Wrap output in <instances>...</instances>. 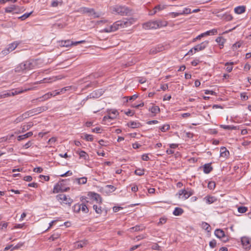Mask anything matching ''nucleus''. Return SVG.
<instances>
[{
	"mask_svg": "<svg viewBox=\"0 0 251 251\" xmlns=\"http://www.w3.org/2000/svg\"><path fill=\"white\" fill-rule=\"evenodd\" d=\"M132 24V19H124L116 21L112 25L107 26L103 29V31L107 33L114 32L119 29L127 27Z\"/></svg>",
	"mask_w": 251,
	"mask_h": 251,
	"instance_id": "nucleus-1",
	"label": "nucleus"
},
{
	"mask_svg": "<svg viewBox=\"0 0 251 251\" xmlns=\"http://www.w3.org/2000/svg\"><path fill=\"white\" fill-rule=\"evenodd\" d=\"M166 25V22H163L161 21H152L143 24V26L144 29H151L159 28Z\"/></svg>",
	"mask_w": 251,
	"mask_h": 251,
	"instance_id": "nucleus-2",
	"label": "nucleus"
},
{
	"mask_svg": "<svg viewBox=\"0 0 251 251\" xmlns=\"http://www.w3.org/2000/svg\"><path fill=\"white\" fill-rule=\"evenodd\" d=\"M79 11L83 14H87L88 16L92 17L94 18H99L100 14L96 12L94 9L88 7H81Z\"/></svg>",
	"mask_w": 251,
	"mask_h": 251,
	"instance_id": "nucleus-3",
	"label": "nucleus"
},
{
	"mask_svg": "<svg viewBox=\"0 0 251 251\" xmlns=\"http://www.w3.org/2000/svg\"><path fill=\"white\" fill-rule=\"evenodd\" d=\"M56 199L61 203H64L69 206H70L73 202V200L72 199L63 194L56 195Z\"/></svg>",
	"mask_w": 251,
	"mask_h": 251,
	"instance_id": "nucleus-4",
	"label": "nucleus"
},
{
	"mask_svg": "<svg viewBox=\"0 0 251 251\" xmlns=\"http://www.w3.org/2000/svg\"><path fill=\"white\" fill-rule=\"evenodd\" d=\"M113 11L122 16L127 15L130 12L129 9L126 6L117 5L113 7Z\"/></svg>",
	"mask_w": 251,
	"mask_h": 251,
	"instance_id": "nucleus-5",
	"label": "nucleus"
},
{
	"mask_svg": "<svg viewBox=\"0 0 251 251\" xmlns=\"http://www.w3.org/2000/svg\"><path fill=\"white\" fill-rule=\"evenodd\" d=\"M241 241L245 249L250 250L251 248V238L249 236H242Z\"/></svg>",
	"mask_w": 251,
	"mask_h": 251,
	"instance_id": "nucleus-6",
	"label": "nucleus"
},
{
	"mask_svg": "<svg viewBox=\"0 0 251 251\" xmlns=\"http://www.w3.org/2000/svg\"><path fill=\"white\" fill-rule=\"evenodd\" d=\"M85 42V41L84 40H81L77 42H73L70 40H68L61 41V44L63 47H68L70 46H75L78 44L83 43Z\"/></svg>",
	"mask_w": 251,
	"mask_h": 251,
	"instance_id": "nucleus-7",
	"label": "nucleus"
},
{
	"mask_svg": "<svg viewBox=\"0 0 251 251\" xmlns=\"http://www.w3.org/2000/svg\"><path fill=\"white\" fill-rule=\"evenodd\" d=\"M61 185H62V181L56 184L54 186L53 193H58L59 192H67L70 190L69 187H67L65 188V189H63V190L61 189Z\"/></svg>",
	"mask_w": 251,
	"mask_h": 251,
	"instance_id": "nucleus-8",
	"label": "nucleus"
},
{
	"mask_svg": "<svg viewBox=\"0 0 251 251\" xmlns=\"http://www.w3.org/2000/svg\"><path fill=\"white\" fill-rule=\"evenodd\" d=\"M209 42L208 41H205L200 44L195 46L193 49L194 50V53L197 51H199L203 50L208 45Z\"/></svg>",
	"mask_w": 251,
	"mask_h": 251,
	"instance_id": "nucleus-9",
	"label": "nucleus"
},
{
	"mask_svg": "<svg viewBox=\"0 0 251 251\" xmlns=\"http://www.w3.org/2000/svg\"><path fill=\"white\" fill-rule=\"evenodd\" d=\"M37 60H32L25 61L26 70H29L35 68L37 64Z\"/></svg>",
	"mask_w": 251,
	"mask_h": 251,
	"instance_id": "nucleus-10",
	"label": "nucleus"
},
{
	"mask_svg": "<svg viewBox=\"0 0 251 251\" xmlns=\"http://www.w3.org/2000/svg\"><path fill=\"white\" fill-rule=\"evenodd\" d=\"M18 44L14 42L8 45V48L2 50V53L3 54H7L8 52L13 51L15 50L18 46Z\"/></svg>",
	"mask_w": 251,
	"mask_h": 251,
	"instance_id": "nucleus-11",
	"label": "nucleus"
},
{
	"mask_svg": "<svg viewBox=\"0 0 251 251\" xmlns=\"http://www.w3.org/2000/svg\"><path fill=\"white\" fill-rule=\"evenodd\" d=\"M109 115L107 116H104L103 118V120H105L107 119H115L116 116L119 114L118 112L116 110H110L108 112Z\"/></svg>",
	"mask_w": 251,
	"mask_h": 251,
	"instance_id": "nucleus-12",
	"label": "nucleus"
},
{
	"mask_svg": "<svg viewBox=\"0 0 251 251\" xmlns=\"http://www.w3.org/2000/svg\"><path fill=\"white\" fill-rule=\"evenodd\" d=\"M194 194V191L191 189L187 188V190L184 189V192L183 193L182 198L184 200L187 199L189 197L193 195Z\"/></svg>",
	"mask_w": 251,
	"mask_h": 251,
	"instance_id": "nucleus-13",
	"label": "nucleus"
},
{
	"mask_svg": "<svg viewBox=\"0 0 251 251\" xmlns=\"http://www.w3.org/2000/svg\"><path fill=\"white\" fill-rule=\"evenodd\" d=\"M25 70H27L26 68L25 62L21 63L19 65H18L15 69V72L17 73H20Z\"/></svg>",
	"mask_w": 251,
	"mask_h": 251,
	"instance_id": "nucleus-14",
	"label": "nucleus"
},
{
	"mask_svg": "<svg viewBox=\"0 0 251 251\" xmlns=\"http://www.w3.org/2000/svg\"><path fill=\"white\" fill-rule=\"evenodd\" d=\"M91 196L92 199L96 201L97 202L99 203H101L102 202V198L99 194L96 193H92Z\"/></svg>",
	"mask_w": 251,
	"mask_h": 251,
	"instance_id": "nucleus-15",
	"label": "nucleus"
},
{
	"mask_svg": "<svg viewBox=\"0 0 251 251\" xmlns=\"http://www.w3.org/2000/svg\"><path fill=\"white\" fill-rule=\"evenodd\" d=\"M127 126L132 128H135L141 127L142 125L138 122L131 121L127 123Z\"/></svg>",
	"mask_w": 251,
	"mask_h": 251,
	"instance_id": "nucleus-16",
	"label": "nucleus"
},
{
	"mask_svg": "<svg viewBox=\"0 0 251 251\" xmlns=\"http://www.w3.org/2000/svg\"><path fill=\"white\" fill-rule=\"evenodd\" d=\"M234 11L235 13L237 14H241L245 12L246 7L243 5L238 6L234 8Z\"/></svg>",
	"mask_w": 251,
	"mask_h": 251,
	"instance_id": "nucleus-17",
	"label": "nucleus"
},
{
	"mask_svg": "<svg viewBox=\"0 0 251 251\" xmlns=\"http://www.w3.org/2000/svg\"><path fill=\"white\" fill-rule=\"evenodd\" d=\"M213 170V167L211 165V163L205 164L203 165V172L208 174L210 173Z\"/></svg>",
	"mask_w": 251,
	"mask_h": 251,
	"instance_id": "nucleus-18",
	"label": "nucleus"
},
{
	"mask_svg": "<svg viewBox=\"0 0 251 251\" xmlns=\"http://www.w3.org/2000/svg\"><path fill=\"white\" fill-rule=\"evenodd\" d=\"M48 109V107L46 106H43L34 108V112H35L36 115L46 111Z\"/></svg>",
	"mask_w": 251,
	"mask_h": 251,
	"instance_id": "nucleus-19",
	"label": "nucleus"
},
{
	"mask_svg": "<svg viewBox=\"0 0 251 251\" xmlns=\"http://www.w3.org/2000/svg\"><path fill=\"white\" fill-rule=\"evenodd\" d=\"M33 135V133L32 131L28 132L24 135H19L17 137V140L18 141H21L24 140L26 138H27Z\"/></svg>",
	"mask_w": 251,
	"mask_h": 251,
	"instance_id": "nucleus-20",
	"label": "nucleus"
},
{
	"mask_svg": "<svg viewBox=\"0 0 251 251\" xmlns=\"http://www.w3.org/2000/svg\"><path fill=\"white\" fill-rule=\"evenodd\" d=\"M33 126V124L32 122H30V123H27L26 124L23 125L22 126V131L20 132L24 133V132H25L26 131L29 129Z\"/></svg>",
	"mask_w": 251,
	"mask_h": 251,
	"instance_id": "nucleus-21",
	"label": "nucleus"
},
{
	"mask_svg": "<svg viewBox=\"0 0 251 251\" xmlns=\"http://www.w3.org/2000/svg\"><path fill=\"white\" fill-rule=\"evenodd\" d=\"M229 154L228 151L225 147H222L220 150V155L222 157H227Z\"/></svg>",
	"mask_w": 251,
	"mask_h": 251,
	"instance_id": "nucleus-22",
	"label": "nucleus"
},
{
	"mask_svg": "<svg viewBox=\"0 0 251 251\" xmlns=\"http://www.w3.org/2000/svg\"><path fill=\"white\" fill-rule=\"evenodd\" d=\"M216 41L221 46L220 48L221 49L224 47V45L226 42V39H224L223 37L220 36L216 38Z\"/></svg>",
	"mask_w": 251,
	"mask_h": 251,
	"instance_id": "nucleus-23",
	"label": "nucleus"
},
{
	"mask_svg": "<svg viewBox=\"0 0 251 251\" xmlns=\"http://www.w3.org/2000/svg\"><path fill=\"white\" fill-rule=\"evenodd\" d=\"M149 111L153 114H157L160 112V108L158 106L153 105L149 108Z\"/></svg>",
	"mask_w": 251,
	"mask_h": 251,
	"instance_id": "nucleus-24",
	"label": "nucleus"
},
{
	"mask_svg": "<svg viewBox=\"0 0 251 251\" xmlns=\"http://www.w3.org/2000/svg\"><path fill=\"white\" fill-rule=\"evenodd\" d=\"M17 6L15 5H12L5 8V11L6 13H11L12 12H16Z\"/></svg>",
	"mask_w": 251,
	"mask_h": 251,
	"instance_id": "nucleus-25",
	"label": "nucleus"
},
{
	"mask_svg": "<svg viewBox=\"0 0 251 251\" xmlns=\"http://www.w3.org/2000/svg\"><path fill=\"white\" fill-rule=\"evenodd\" d=\"M206 202L208 204H211L216 201V199L214 197L206 196L204 198Z\"/></svg>",
	"mask_w": 251,
	"mask_h": 251,
	"instance_id": "nucleus-26",
	"label": "nucleus"
},
{
	"mask_svg": "<svg viewBox=\"0 0 251 251\" xmlns=\"http://www.w3.org/2000/svg\"><path fill=\"white\" fill-rule=\"evenodd\" d=\"M87 244V241H80L75 243V247L76 248H81L83 247Z\"/></svg>",
	"mask_w": 251,
	"mask_h": 251,
	"instance_id": "nucleus-27",
	"label": "nucleus"
},
{
	"mask_svg": "<svg viewBox=\"0 0 251 251\" xmlns=\"http://www.w3.org/2000/svg\"><path fill=\"white\" fill-rule=\"evenodd\" d=\"M51 97V93L49 92V93L45 94L43 96L39 98L38 100L40 101H43L45 100H48Z\"/></svg>",
	"mask_w": 251,
	"mask_h": 251,
	"instance_id": "nucleus-28",
	"label": "nucleus"
},
{
	"mask_svg": "<svg viewBox=\"0 0 251 251\" xmlns=\"http://www.w3.org/2000/svg\"><path fill=\"white\" fill-rule=\"evenodd\" d=\"M202 227L207 231V233L208 234L210 233L211 230V226H210L206 222H202L201 224Z\"/></svg>",
	"mask_w": 251,
	"mask_h": 251,
	"instance_id": "nucleus-29",
	"label": "nucleus"
},
{
	"mask_svg": "<svg viewBox=\"0 0 251 251\" xmlns=\"http://www.w3.org/2000/svg\"><path fill=\"white\" fill-rule=\"evenodd\" d=\"M26 118V114H23L22 115L20 116L19 117H17L14 121V123L15 124H18L21 122H22L24 119Z\"/></svg>",
	"mask_w": 251,
	"mask_h": 251,
	"instance_id": "nucleus-30",
	"label": "nucleus"
},
{
	"mask_svg": "<svg viewBox=\"0 0 251 251\" xmlns=\"http://www.w3.org/2000/svg\"><path fill=\"white\" fill-rule=\"evenodd\" d=\"M183 212V210L180 207H176L175 208L173 214L175 216H179L181 215Z\"/></svg>",
	"mask_w": 251,
	"mask_h": 251,
	"instance_id": "nucleus-31",
	"label": "nucleus"
},
{
	"mask_svg": "<svg viewBox=\"0 0 251 251\" xmlns=\"http://www.w3.org/2000/svg\"><path fill=\"white\" fill-rule=\"evenodd\" d=\"M78 154H79L80 158H82L85 160L87 159L88 158V154L85 151H80L78 152Z\"/></svg>",
	"mask_w": 251,
	"mask_h": 251,
	"instance_id": "nucleus-32",
	"label": "nucleus"
},
{
	"mask_svg": "<svg viewBox=\"0 0 251 251\" xmlns=\"http://www.w3.org/2000/svg\"><path fill=\"white\" fill-rule=\"evenodd\" d=\"M80 210H81L84 213H87L89 212V209L85 204L81 203L80 204Z\"/></svg>",
	"mask_w": 251,
	"mask_h": 251,
	"instance_id": "nucleus-33",
	"label": "nucleus"
},
{
	"mask_svg": "<svg viewBox=\"0 0 251 251\" xmlns=\"http://www.w3.org/2000/svg\"><path fill=\"white\" fill-rule=\"evenodd\" d=\"M76 180L79 184H84L87 182V178L83 177L79 178H76Z\"/></svg>",
	"mask_w": 251,
	"mask_h": 251,
	"instance_id": "nucleus-34",
	"label": "nucleus"
},
{
	"mask_svg": "<svg viewBox=\"0 0 251 251\" xmlns=\"http://www.w3.org/2000/svg\"><path fill=\"white\" fill-rule=\"evenodd\" d=\"M94 210H95V212L99 214H101L102 210L101 206H98L97 205L94 204L93 206Z\"/></svg>",
	"mask_w": 251,
	"mask_h": 251,
	"instance_id": "nucleus-35",
	"label": "nucleus"
},
{
	"mask_svg": "<svg viewBox=\"0 0 251 251\" xmlns=\"http://www.w3.org/2000/svg\"><path fill=\"white\" fill-rule=\"evenodd\" d=\"M220 126L225 129H228V130H233V129H236V127L235 126H228V125H222Z\"/></svg>",
	"mask_w": 251,
	"mask_h": 251,
	"instance_id": "nucleus-36",
	"label": "nucleus"
},
{
	"mask_svg": "<svg viewBox=\"0 0 251 251\" xmlns=\"http://www.w3.org/2000/svg\"><path fill=\"white\" fill-rule=\"evenodd\" d=\"M233 64V62H226L225 64L226 66H227V67L226 68V70L228 72H230L232 70V65Z\"/></svg>",
	"mask_w": 251,
	"mask_h": 251,
	"instance_id": "nucleus-37",
	"label": "nucleus"
},
{
	"mask_svg": "<svg viewBox=\"0 0 251 251\" xmlns=\"http://www.w3.org/2000/svg\"><path fill=\"white\" fill-rule=\"evenodd\" d=\"M223 19L226 21H230L233 19V17L231 15L228 14H225L223 15Z\"/></svg>",
	"mask_w": 251,
	"mask_h": 251,
	"instance_id": "nucleus-38",
	"label": "nucleus"
},
{
	"mask_svg": "<svg viewBox=\"0 0 251 251\" xmlns=\"http://www.w3.org/2000/svg\"><path fill=\"white\" fill-rule=\"evenodd\" d=\"M25 114H26V118L29 117H31L33 115H36L35 112H34V108L25 112Z\"/></svg>",
	"mask_w": 251,
	"mask_h": 251,
	"instance_id": "nucleus-39",
	"label": "nucleus"
},
{
	"mask_svg": "<svg viewBox=\"0 0 251 251\" xmlns=\"http://www.w3.org/2000/svg\"><path fill=\"white\" fill-rule=\"evenodd\" d=\"M214 235H226L225 232L221 229H216L214 231Z\"/></svg>",
	"mask_w": 251,
	"mask_h": 251,
	"instance_id": "nucleus-40",
	"label": "nucleus"
},
{
	"mask_svg": "<svg viewBox=\"0 0 251 251\" xmlns=\"http://www.w3.org/2000/svg\"><path fill=\"white\" fill-rule=\"evenodd\" d=\"M145 170L141 169H137L135 171V174L139 176H141L144 174Z\"/></svg>",
	"mask_w": 251,
	"mask_h": 251,
	"instance_id": "nucleus-41",
	"label": "nucleus"
},
{
	"mask_svg": "<svg viewBox=\"0 0 251 251\" xmlns=\"http://www.w3.org/2000/svg\"><path fill=\"white\" fill-rule=\"evenodd\" d=\"M24 91L23 90H13L12 92H9L10 96H15L19 94L23 93Z\"/></svg>",
	"mask_w": 251,
	"mask_h": 251,
	"instance_id": "nucleus-42",
	"label": "nucleus"
},
{
	"mask_svg": "<svg viewBox=\"0 0 251 251\" xmlns=\"http://www.w3.org/2000/svg\"><path fill=\"white\" fill-rule=\"evenodd\" d=\"M221 241L226 243L229 240V236H217Z\"/></svg>",
	"mask_w": 251,
	"mask_h": 251,
	"instance_id": "nucleus-43",
	"label": "nucleus"
},
{
	"mask_svg": "<svg viewBox=\"0 0 251 251\" xmlns=\"http://www.w3.org/2000/svg\"><path fill=\"white\" fill-rule=\"evenodd\" d=\"M164 8V6L158 5L156 6L154 8V13L153 14L156 13L157 11H159Z\"/></svg>",
	"mask_w": 251,
	"mask_h": 251,
	"instance_id": "nucleus-44",
	"label": "nucleus"
},
{
	"mask_svg": "<svg viewBox=\"0 0 251 251\" xmlns=\"http://www.w3.org/2000/svg\"><path fill=\"white\" fill-rule=\"evenodd\" d=\"M170 126L169 125H165L160 127V130L162 132H165L170 128Z\"/></svg>",
	"mask_w": 251,
	"mask_h": 251,
	"instance_id": "nucleus-45",
	"label": "nucleus"
},
{
	"mask_svg": "<svg viewBox=\"0 0 251 251\" xmlns=\"http://www.w3.org/2000/svg\"><path fill=\"white\" fill-rule=\"evenodd\" d=\"M74 211L76 213H78L80 211V204H75L74 206Z\"/></svg>",
	"mask_w": 251,
	"mask_h": 251,
	"instance_id": "nucleus-46",
	"label": "nucleus"
},
{
	"mask_svg": "<svg viewBox=\"0 0 251 251\" xmlns=\"http://www.w3.org/2000/svg\"><path fill=\"white\" fill-rule=\"evenodd\" d=\"M248 210L247 207L245 206H240L238 208V211L241 213H245Z\"/></svg>",
	"mask_w": 251,
	"mask_h": 251,
	"instance_id": "nucleus-47",
	"label": "nucleus"
},
{
	"mask_svg": "<svg viewBox=\"0 0 251 251\" xmlns=\"http://www.w3.org/2000/svg\"><path fill=\"white\" fill-rule=\"evenodd\" d=\"M32 13V12L29 13H26L23 15L22 16H20L19 18L21 20L23 21L25 20L26 18H27L30 14Z\"/></svg>",
	"mask_w": 251,
	"mask_h": 251,
	"instance_id": "nucleus-48",
	"label": "nucleus"
},
{
	"mask_svg": "<svg viewBox=\"0 0 251 251\" xmlns=\"http://www.w3.org/2000/svg\"><path fill=\"white\" fill-rule=\"evenodd\" d=\"M8 226V223L4 222H1L0 223V229L4 230Z\"/></svg>",
	"mask_w": 251,
	"mask_h": 251,
	"instance_id": "nucleus-49",
	"label": "nucleus"
},
{
	"mask_svg": "<svg viewBox=\"0 0 251 251\" xmlns=\"http://www.w3.org/2000/svg\"><path fill=\"white\" fill-rule=\"evenodd\" d=\"M182 15L189 14L191 13V9L189 8H185L181 11Z\"/></svg>",
	"mask_w": 251,
	"mask_h": 251,
	"instance_id": "nucleus-50",
	"label": "nucleus"
},
{
	"mask_svg": "<svg viewBox=\"0 0 251 251\" xmlns=\"http://www.w3.org/2000/svg\"><path fill=\"white\" fill-rule=\"evenodd\" d=\"M207 187L211 190L213 189L215 187V183L214 181H210L208 183Z\"/></svg>",
	"mask_w": 251,
	"mask_h": 251,
	"instance_id": "nucleus-51",
	"label": "nucleus"
},
{
	"mask_svg": "<svg viewBox=\"0 0 251 251\" xmlns=\"http://www.w3.org/2000/svg\"><path fill=\"white\" fill-rule=\"evenodd\" d=\"M138 98V95H134L132 96H130L129 97H125L124 98L125 99H126V101H127L128 100H136L137 98Z\"/></svg>",
	"mask_w": 251,
	"mask_h": 251,
	"instance_id": "nucleus-52",
	"label": "nucleus"
},
{
	"mask_svg": "<svg viewBox=\"0 0 251 251\" xmlns=\"http://www.w3.org/2000/svg\"><path fill=\"white\" fill-rule=\"evenodd\" d=\"M59 3V0H53L51 2V6L52 7H57Z\"/></svg>",
	"mask_w": 251,
	"mask_h": 251,
	"instance_id": "nucleus-53",
	"label": "nucleus"
},
{
	"mask_svg": "<svg viewBox=\"0 0 251 251\" xmlns=\"http://www.w3.org/2000/svg\"><path fill=\"white\" fill-rule=\"evenodd\" d=\"M85 139L88 141H92L93 140V137L92 135L85 134Z\"/></svg>",
	"mask_w": 251,
	"mask_h": 251,
	"instance_id": "nucleus-54",
	"label": "nucleus"
},
{
	"mask_svg": "<svg viewBox=\"0 0 251 251\" xmlns=\"http://www.w3.org/2000/svg\"><path fill=\"white\" fill-rule=\"evenodd\" d=\"M167 218L165 217H161L160 220L159 222L158 223V225H163L165 224L166 222Z\"/></svg>",
	"mask_w": 251,
	"mask_h": 251,
	"instance_id": "nucleus-55",
	"label": "nucleus"
},
{
	"mask_svg": "<svg viewBox=\"0 0 251 251\" xmlns=\"http://www.w3.org/2000/svg\"><path fill=\"white\" fill-rule=\"evenodd\" d=\"M73 175L72 172L71 171H68L65 173L60 175V176L61 177H65L67 176H71Z\"/></svg>",
	"mask_w": 251,
	"mask_h": 251,
	"instance_id": "nucleus-56",
	"label": "nucleus"
},
{
	"mask_svg": "<svg viewBox=\"0 0 251 251\" xmlns=\"http://www.w3.org/2000/svg\"><path fill=\"white\" fill-rule=\"evenodd\" d=\"M70 88V87H66L61 89L60 90H59V95L64 93L65 91L69 90Z\"/></svg>",
	"mask_w": 251,
	"mask_h": 251,
	"instance_id": "nucleus-57",
	"label": "nucleus"
},
{
	"mask_svg": "<svg viewBox=\"0 0 251 251\" xmlns=\"http://www.w3.org/2000/svg\"><path fill=\"white\" fill-rule=\"evenodd\" d=\"M209 246L211 248H214L216 246V241L213 240L209 242Z\"/></svg>",
	"mask_w": 251,
	"mask_h": 251,
	"instance_id": "nucleus-58",
	"label": "nucleus"
},
{
	"mask_svg": "<svg viewBox=\"0 0 251 251\" xmlns=\"http://www.w3.org/2000/svg\"><path fill=\"white\" fill-rule=\"evenodd\" d=\"M43 168L41 167H40L35 168L33 169V171L34 172L37 173H41L43 171Z\"/></svg>",
	"mask_w": 251,
	"mask_h": 251,
	"instance_id": "nucleus-59",
	"label": "nucleus"
},
{
	"mask_svg": "<svg viewBox=\"0 0 251 251\" xmlns=\"http://www.w3.org/2000/svg\"><path fill=\"white\" fill-rule=\"evenodd\" d=\"M39 177L41 179H43L44 180L47 181H48L50 180V176H44V175H40Z\"/></svg>",
	"mask_w": 251,
	"mask_h": 251,
	"instance_id": "nucleus-60",
	"label": "nucleus"
},
{
	"mask_svg": "<svg viewBox=\"0 0 251 251\" xmlns=\"http://www.w3.org/2000/svg\"><path fill=\"white\" fill-rule=\"evenodd\" d=\"M171 15L172 16V17L175 18L176 17H177L178 16L181 15L182 13L181 12V11L178 12H172L171 13Z\"/></svg>",
	"mask_w": 251,
	"mask_h": 251,
	"instance_id": "nucleus-61",
	"label": "nucleus"
},
{
	"mask_svg": "<svg viewBox=\"0 0 251 251\" xmlns=\"http://www.w3.org/2000/svg\"><path fill=\"white\" fill-rule=\"evenodd\" d=\"M142 159L144 161H148L150 159L148 154H143L142 156Z\"/></svg>",
	"mask_w": 251,
	"mask_h": 251,
	"instance_id": "nucleus-62",
	"label": "nucleus"
},
{
	"mask_svg": "<svg viewBox=\"0 0 251 251\" xmlns=\"http://www.w3.org/2000/svg\"><path fill=\"white\" fill-rule=\"evenodd\" d=\"M240 95L242 100H246L248 99V96L246 95L245 93H242Z\"/></svg>",
	"mask_w": 251,
	"mask_h": 251,
	"instance_id": "nucleus-63",
	"label": "nucleus"
},
{
	"mask_svg": "<svg viewBox=\"0 0 251 251\" xmlns=\"http://www.w3.org/2000/svg\"><path fill=\"white\" fill-rule=\"evenodd\" d=\"M101 129L100 127H96L95 128H93L92 129V132H96V133H101Z\"/></svg>",
	"mask_w": 251,
	"mask_h": 251,
	"instance_id": "nucleus-64",
	"label": "nucleus"
}]
</instances>
